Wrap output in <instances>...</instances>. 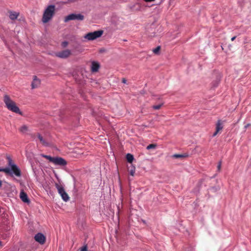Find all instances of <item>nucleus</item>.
<instances>
[{
    "instance_id": "1",
    "label": "nucleus",
    "mask_w": 251,
    "mask_h": 251,
    "mask_svg": "<svg viewBox=\"0 0 251 251\" xmlns=\"http://www.w3.org/2000/svg\"><path fill=\"white\" fill-rule=\"evenodd\" d=\"M3 101L5 104L6 108L9 110L20 115L22 114V113L21 112L19 108L17 106L16 103L11 99L8 95H4L3 97Z\"/></svg>"
},
{
    "instance_id": "2",
    "label": "nucleus",
    "mask_w": 251,
    "mask_h": 251,
    "mask_svg": "<svg viewBox=\"0 0 251 251\" xmlns=\"http://www.w3.org/2000/svg\"><path fill=\"white\" fill-rule=\"evenodd\" d=\"M55 6L54 5L48 6L45 10L43 15L42 21L43 23L49 22L55 14Z\"/></svg>"
},
{
    "instance_id": "3",
    "label": "nucleus",
    "mask_w": 251,
    "mask_h": 251,
    "mask_svg": "<svg viewBox=\"0 0 251 251\" xmlns=\"http://www.w3.org/2000/svg\"><path fill=\"white\" fill-rule=\"evenodd\" d=\"M42 156L56 165L64 166L67 164L66 161L62 157H53L47 155H42Z\"/></svg>"
},
{
    "instance_id": "4",
    "label": "nucleus",
    "mask_w": 251,
    "mask_h": 251,
    "mask_svg": "<svg viewBox=\"0 0 251 251\" xmlns=\"http://www.w3.org/2000/svg\"><path fill=\"white\" fill-rule=\"evenodd\" d=\"M103 30H97L94 32H89L85 35L84 38L89 41L94 40L100 37L103 34Z\"/></svg>"
},
{
    "instance_id": "5",
    "label": "nucleus",
    "mask_w": 251,
    "mask_h": 251,
    "mask_svg": "<svg viewBox=\"0 0 251 251\" xmlns=\"http://www.w3.org/2000/svg\"><path fill=\"white\" fill-rule=\"evenodd\" d=\"M55 186L57 189L58 193L61 196L62 199L65 201H67L69 200L70 197L68 194L65 192L64 187L60 183H55Z\"/></svg>"
},
{
    "instance_id": "6",
    "label": "nucleus",
    "mask_w": 251,
    "mask_h": 251,
    "mask_svg": "<svg viewBox=\"0 0 251 251\" xmlns=\"http://www.w3.org/2000/svg\"><path fill=\"white\" fill-rule=\"evenodd\" d=\"M7 159L8 166L11 168V169H10V172L12 171L16 176H21V172L20 169L13 163L12 160L10 157H7Z\"/></svg>"
},
{
    "instance_id": "7",
    "label": "nucleus",
    "mask_w": 251,
    "mask_h": 251,
    "mask_svg": "<svg viewBox=\"0 0 251 251\" xmlns=\"http://www.w3.org/2000/svg\"><path fill=\"white\" fill-rule=\"evenodd\" d=\"M84 19V16L80 14H71L67 16L65 18V21L68 22L70 20H77L78 21H82Z\"/></svg>"
},
{
    "instance_id": "8",
    "label": "nucleus",
    "mask_w": 251,
    "mask_h": 251,
    "mask_svg": "<svg viewBox=\"0 0 251 251\" xmlns=\"http://www.w3.org/2000/svg\"><path fill=\"white\" fill-rule=\"evenodd\" d=\"M71 54L69 50H65L55 53V55L60 58H67Z\"/></svg>"
},
{
    "instance_id": "9",
    "label": "nucleus",
    "mask_w": 251,
    "mask_h": 251,
    "mask_svg": "<svg viewBox=\"0 0 251 251\" xmlns=\"http://www.w3.org/2000/svg\"><path fill=\"white\" fill-rule=\"evenodd\" d=\"M34 239L36 241L39 242L41 244H43L45 242L46 238L45 236L41 233H38L35 235Z\"/></svg>"
},
{
    "instance_id": "10",
    "label": "nucleus",
    "mask_w": 251,
    "mask_h": 251,
    "mask_svg": "<svg viewBox=\"0 0 251 251\" xmlns=\"http://www.w3.org/2000/svg\"><path fill=\"white\" fill-rule=\"evenodd\" d=\"M223 128V123L221 120H218L216 124V131L213 134V136H216L218 133Z\"/></svg>"
},
{
    "instance_id": "11",
    "label": "nucleus",
    "mask_w": 251,
    "mask_h": 251,
    "mask_svg": "<svg viewBox=\"0 0 251 251\" xmlns=\"http://www.w3.org/2000/svg\"><path fill=\"white\" fill-rule=\"evenodd\" d=\"M40 85V80L37 78L36 75L33 76V81L31 83L32 89H34L38 87Z\"/></svg>"
},
{
    "instance_id": "12",
    "label": "nucleus",
    "mask_w": 251,
    "mask_h": 251,
    "mask_svg": "<svg viewBox=\"0 0 251 251\" xmlns=\"http://www.w3.org/2000/svg\"><path fill=\"white\" fill-rule=\"evenodd\" d=\"M8 13L9 14V17L11 20H15L17 19L20 15L19 12L13 11H9Z\"/></svg>"
},
{
    "instance_id": "13",
    "label": "nucleus",
    "mask_w": 251,
    "mask_h": 251,
    "mask_svg": "<svg viewBox=\"0 0 251 251\" xmlns=\"http://www.w3.org/2000/svg\"><path fill=\"white\" fill-rule=\"evenodd\" d=\"M100 67L99 63L93 61L92 62L91 71L93 73L97 72Z\"/></svg>"
},
{
    "instance_id": "14",
    "label": "nucleus",
    "mask_w": 251,
    "mask_h": 251,
    "mask_svg": "<svg viewBox=\"0 0 251 251\" xmlns=\"http://www.w3.org/2000/svg\"><path fill=\"white\" fill-rule=\"evenodd\" d=\"M20 196L21 199L23 202L26 203H28L29 202V201L27 197V195L25 192H21Z\"/></svg>"
},
{
    "instance_id": "15",
    "label": "nucleus",
    "mask_w": 251,
    "mask_h": 251,
    "mask_svg": "<svg viewBox=\"0 0 251 251\" xmlns=\"http://www.w3.org/2000/svg\"><path fill=\"white\" fill-rule=\"evenodd\" d=\"M37 136L38 138L43 145L46 146H48L49 145V144L44 139L43 137L40 134H38Z\"/></svg>"
},
{
    "instance_id": "16",
    "label": "nucleus",
    "mask_w": 251,
    "mask_h": 251,
    "mask_svg": "<svg viewBox=\"0 0 251 251\" xmlns=\"http://www.w3.org/2000/svg\"><path fill=\"white\" fill-rule=\"evenodd\" d=\"M127 161L129 163H132L134 159L133 155L130 153H127L126 156Z\"/></svg>"
},
{
    "instance_id": "17",
    "label": "nucleus",
    "mask_w": 251,
    "mask_h": 251,
    "mask_svg": "<svg viewBox=\"0 0 251 251\" xmlns=\"http://www.w3.org/2000/svg\"><path fill=\"white\" fill-rule=\"evenodd\" d=\"M19 130L21 132L25 133L28 130V127L25 125H24L19 128Z\"/></svg>"
},
{
    "instance_id": "18",
    "label": "nucleus",
    "mask_w": 251,
    "mask_h": 251,
    "mask_svg": "<svg viewBox=\"0 0 251 251\" xmlns=\"http://www.w3.org/2000/svg\"><path fill=\"white\" fill-rule=\"evenodd\" d=\"M187 156L186 155L180 154H175L172 155V157L174 158H183Z\"/></svg>"
},
{
    "instance_id": "19",
    "label": "nucleus",
    "mask_w": 251,
    "mask_h": 251,
    "mask_svg": "<svg viewBox=\"0 0 251 251\" xmlns=\"http://www.w3.org/2000/svg\"><path fill=\"white\" fill-rule=\"evenodd\" d=\"M0 172H3L6 174H10V170L9 168H6L2 169L0 167Z\"/></svg>"
},
{
    "instance_id": "20",
    "label": "nucleus",
    "mask_w": 251,
    "mask_h": 251,
    "mask_svg": "<svg viewBox=\"0 0 251 251\" xmlns=\"http://www.w3.org/2000/svg\"><path fill=\"white\" fill-rule=\"evenodd\" d=\"M156 147V145L154 144H150L147 147V150H150L151 149H155Z\"/></svg>"
},
{
    "instance_id": "21",
    "label": "nucleus",
    "mask_w": 251,
    "mask_h": 251,
    "mask_svg": "<svg viewBox=\"0 0 251 251\" xmlns=\"http://www.w3.org/2000/svg\"><path fill=\"white\" fill-rule=\"evenodd\" d=\"M160 49H161L160 47L158 46L156 48L154 49L152 51H153V53H154L155 54H157L159 52V51H160Z\"/></svg>"
},
{
    "instance_id": "22",
    "label": "nucleus",
    "mask_w": 251,
    "mask_h": 251,
    "mask_svg": "<svg viewBox=\"0 0 251 251\" xmlns=\"http://www.w3.org/2000/svg\"><path fill=\"white\" fill-rule=\"evenodd\" d=\"M162 105H163L162 103V104H158V105H155L152 106V108L154 109L158 110V109H160V108L161 107Z\"/></svg>"
},
{
    "instance_id": "23",
    "label": "nucleus",
    "mask_w": 251,
    "mask_h": 251,
    "mask_svg": "<svg viewBox=\"0 0 251 251\" xmlns=\"http://www.w3.org/2000/svg\"><path fill=\"white\" fill-rule=\"evenodd\" d=\"M135 172V167H132L130 170H129V173L130 175L132 176H134V174Z\"/></svg>"
},
{
    "instance_id": "24",
    "label": "nucleus",
    "mask_w": 251,
    "mask_h": 251,
    "mask_svg": "<svg viewBox=\"0 0 251 251\" xmlns=\"http://www.w3.org/2000/svg\"><path fill=\"white\" fill-rule=\"evenodd\" d=\"M68 45V42H67V41H64L62 43V46L63 47V48H65Z\"/></svg>"
},
{
    "instance_id": "25",
    "label": "nucleus",
    "mask_w": 251,
    "mask_h": 251,
    "mask_svg": "<svg viewBox=\"0 0 251 251\" xmlns=\"http://www.w3.org/2000/svg\"><path fill=\"white\" fill-rule=\"evenodd\" d=\"M87 251V245H85V246H83L80 249V251Z\"/></svg>"
},
{
    "instance_id": "26",
    "label": "nucleus",
    "mask_w": 251,
    "mask_h": 251,
    "mask_svg": "<svg viewBox=\"0 0 251 251\" xmlns=\"http://www.w3.org/2000/svg\"><path fill=\"white\" fill-rule=\"evenodd\" d=\"M221 165H222V162H221V161H220L219 162V164H218V167H218V169L219 171H220V169H221Z\"/></svg>"
},
{
    "instance_id": "27",
    "label": "nucleus",
    "mask_w": 251,
    "mask_h": 251,
    "mask_svg": "<svg viewBox=\"0 0 251 251\" xmlns=\"http://www.w3.org/2000/svg\"><path fill=\"white\" fill-rule=\"evenodd\" d=\"M251 126V124H248L247 125H246L245 126V128H247V127H248L249 126Z\"/></svg>"
},
{
    "instance_id": "28",
    "label": "nucleus",
    "mask_w": 251,
    "mask_h": 251,
    "mask_svg": "<svg viewBox=\"0 0 251 251\" xmlns=\"http://www.w3.org/2000/svg\"><path fill=\"white\" fill-rule=\"evenodd\" d=\"M144 0L146 2H151V1H154L155 0Z\"/></svg>"
},
{
    "instance_id": "29",
    "label": "nucleus",
    "mask_w": 251,
    "mask_h": 251,
    "mask_svg": "<svg viewBox=\"0 0 251 251\" xmlns=\"http://www.w3.org/2000/svg\"><path fill=\"white\" fill-rule=\"evenodd\" d=\"M126 79L125 78H123V79H122V82H123L124 83H126Z\"/></svg>"
},
{
    "instance_id": "30",
    "label": "nucleus",
    "mask_w": 251,
    "mask_h": 251,
    "mask_svg": "<svg viewBox=\"0 0 251 251\" xmlns=\"http://www.w3.org/2000/svg\"><path fill=\"white\" fill-rule=\"evenodd\" d=\"M236 36H234V37L231 38V40L232 41H233L236 39Z\"/></svg>"
},
{
    "instance_id": "31",
    "label": "nucleus",
    "mask_w": 251,
    "mask_h": 251,
    "mask_svg": "<svg viewBox=\"0 0 251 251\" xmlns=\"http://www.w3.org/2000/svg\"><path fill=\"white\" fill-rule=\"evenodd\" d=\"M2 186V181L0 180V187Z\"/></svg>"
}]
</instances>
